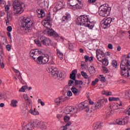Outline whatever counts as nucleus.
I'll list each match as a JSON object with an SVG mask.
<instances>
[{"label": "nucleus", "instance_id": "nucleus-1", "mask_svg": "<svg viewBox=\"0 0 130 130\" xmlns=\"http://www.w3.org/2000/svg\"><path fill=\"white\" fill-rule=\"evenodd\" d=\"M76 23L78 26H85L89 29H93L94 26L92 17L89 15L80 16L77 17Z\"/></svg>", "mask_w": 130, "mask_h": 130}, {"label": "nucleus", "instance_id": "nucleus-2", "mask_svg": "<svg viewBox=\"0 0 130 130\" xmlns=\"http://www.w3.org/2000/svg\"><path fill=\"white\" fill-rule=\"evenodd\" d=\"M120 74L122 77L130 79V54L121 61Z\"/></svg>", "mask_w": 130, "mask_h": 130}, {"label": "nucleus", "instance_id": "nucleus-3", "mask_svg": "<svg viewBox=\"0 0 130 130\" xmlns=\"http://www.w3.org/2000/svg\"><path fill=\"white\" fill-rule=\"evenodd\" d=\"M51 20V17H50V16H47L42 22V24L46 28L44 31V33L47 34L48 36H53V37L57 38L59 37L58 34L55 32L53 29H50V28H51V23H50Z\"/></svg>", "mask_w": 130, "mask_h": 130}, {"label": "nucleus", "instance_id": "nucleus-4", "mask_svg": "<svg viewBox=\"0 0 130 130\" xmlns=\"http://www.w3.org/2000/svg\"><path fill=\"white\" fill-rule=\"evenodd\" d=\"M111 12V7L107 4H103L99 8V14L101 17H108Z\"/></svg>", "mask_w": 130, "mask_h": 130}, {"label": "nucleus", "instance_id": "nucleus-5", "mask_svg": "<svg viewBox=\"0 0 130 130\" xmlns=\"http://www.w3.org/2000/svg\"><path fill=\"white\" fill-rule=\"evenodd\" d=\"M34 24V22L31 20V17H24L21 21L20 26L23 28V30H30Z\"/></svg>", "mask_w": 130, "mask_h": 130}, {"label": "nucleus", "instance_id": "nucleus-6", "mask_svg": "<svg viewBox=\"0 0 130 130\" xmlns=\"http://www.w3.org/2000/svg\"><path fill=\"white\" fill-rule=\"evenodd\" d=\"M12 6L13 11L15 14L21 15L24 12V8L23 7H25V5L20 3L19 0H15L13 2Z\"/></svg>", "mask_w": 130, "mask_h": 130}, {"label": "nucleus", "instance_id": "nucleus-7", "mask_svg": "<svg viewBox=\"0 0 130 130\" xmlns=\"http://www.w3.org/2000/svg\"><path fill=\"white\" fill-rule=\"evenodd\" d=\"M48 73H51L52 77L54 79H57V80H60L62 78V74L60 73L59 71H57V69L55 67L51 66L47 69Z\"/></svg>", "mask_w": 130, "mask_h": 130}, {"label": "nucleus", "instance_id": "nucleus-8", "mask_svg": "<svg viewBox=\"0 0 130 130\" xmlns=\"http://www.w3.org/2000/svg\"><path fill=\"white\" fill-rule=\"evenodd\" d=\"M49 61V56L45 55L43 56H39L36 60V62L38 64H46Z\"/></svg>", "mask_w": 130, "mask_h": 130}, {"label": "nucleus", "instance_id": "nucleus-9", "mask_svg": "<svg viewBox=\"0 0 130 130\" xmlns=\"http://www.w3.org/2000/svg\"><path fill=\"white\" fill-rule=\"evenodd\" d=\"M64 112L67 114H71L72 116H73L74 117H77L78 109L75 107H67L65 108Z\"/></svg>", "mask_w": 130, "mask_h": 130}, {"label": "nucleus", "instance_id": "nucleus-10", "mask_svg": "<svg viewBox=\"0 0 130 130\" xmlns=\"http://www.w3.org/2000/svg\"><path fill=\"white\" fill-rule=\"evenodd\" d=\"M114 18L106 17L102 21L101 26L103 29H107L109 27H110V24L111 22H113Z\"/></svg>", "mask_w": 130, "mask_h": 130}, {"label": "nucleus", "instance_id": "nucleus-11", "mask_svg": "<svg viewBox=\"0 0 130 130\" xmlns=\"http://www.w3.org/2000/svg\"><path fill=\"white\" fill-rule=\"evenodd\" d=\"M39 40L41 42V44L45 45L46 46H49L51 45V41L49 38L45 36H40Z\"/></svg>", "mask_w": 130, "mask_h": 130}, {"label": "nucleus", "instance_id": "nucleus-12", "mask_svg": "<svg viewBox=\"0 0 130 130\" xmlns=\"http://www.w3.org/2000/svg\"><path fill=\"white\" fill-rule=\"evenodd\" d=\"M96 53L98 60L100 62H102L104 59L105 58V54L104 52L100 49H97L96 50Z\"/></svg>", "mask_w": 130, "mask_h": 130}, {"label": "nucleus", "instance_id": "nucleus-13", "mask_svg": "<svg viewBox=\"0 0 130 130\" xmlns=\"http://www.w3.org/2000/svg\"><path fill=\"white\" fill-rule=\"evenodd\" d=\"M42 53L41 52V50L38 49H36L34 50H31L30 51L29 54L30 56L34 58V60L36 61V60L37 59V57L39 54H41Z\"/></svg>", "mask_w": 130, "mask_h": 130}, {"label": "nucleus", "instance_id": "nucleus-14", "mask_svg": "<svg viewBox=\"0 0 130 130\" xmlns=\"http://www.w3.org/2000/svg\"><path fill=\"white\" fill-rule=\"evenodd\" d=\"M34 129V125L32 121L29 122L27 124H26L24 127L23 130H32Z\"/></svg>", "mask_w": 130, "mask_h": 130}, {"label": "nucleus", "instance_id": "nucleus-15", "mask_svg": "<svg viewBox=\"0 0 130 130\" xmlns=\"http://www.w3.org/2000/svg\"><path fill=\"white\" fill-rule=\"evenodd\" d=\"M69 20H71V14L67 12L65 16H63L61 19L62 23H63V22H68Z\"/></svg>", "mask_w": 130, "mask_h": 130}, {"label": "nucleus", "instance_id": "nucleus-16", "mask_svg": "<svg viewBox=\"0 0 130 130\" xmlns=\"http://www.w3.org/2000/svg\"><path fill=\"white\" fill-rule=\"evenodd\" d=\"M101 127V122H96L93 124L92 128L94 130L98 129Z\"/></svg>", "mask_w": 130, "mask_h": 130}, {"label": "nucleus", "instance_id": "nucleus-17", "mask_svg": "<svg viewBox=\"0 0 130 130\" xmlns=\"http://www.w3.org/2000/svg\"><path fill=\"white\" fill-rule=\"evenodd\" d=\"M57 51V55L58 56L59 58L61 60H62L63 59V53L60 51L59 49H57L56 50Z\"/></svg>", "mask_w": 130, "mask_h": 130}, {"label": "nucleus", "instance_id": "nucleus-18", "mask_svg": "<svg viewBox=\"0 0 130 130\" xmlns=\"http://www.w3.org/2000/svg\"><path fill=\"white\" fill-rule=\"evenodd\" d=\"M76 73H77V69L73 70L70 74V78L71 80H76Z\"/></svg>", "mask_w": 130, "mask_h": 130}, {"label": "nucleus", "instance_id": "nucleus-19", "mask_svg": "<svg viewBox=\"0 0 130 130\" xmlns=\"http://www.w3.org/2000/svg\"><path fill=\"white\" fill-rule=\"evenodd\" d=\"M10 106L12 107H14V108H16V107H18V101H17L16 100H12L11 101Z\"/></svg>", "mask_w": 130, "mask_h": 130}, {"label": "nucleus", "instance_id": "nucleus-20", "mask_svg": "<svg viewBox=\"0 0 130 130\" xmlns=\"http://www.w3.org/2000/svg\"><path fill=\"white\" fill-rule=\"evenodd\" d=\"M78 107L80 109L83 110V109H85V108H87L88 106L85 104V103L82 102L78 105Z\"/></svg>", "mask_w": 130, "mask_h": 130}, {"label": "nucleus", "instance_id": "nucleus-21", "mask_svg": "<svg viewBox=\"0 0 130 130\" xmlns=\"http://www.w3.org/2000/svg\"><path fill=\"white\" fill-rule=\"evenodd\" d=\"M88 72L90 75H93V74H95L96 73V70H95V68L94 66H90L89 68Z\"/></svg>", "mask_w": 130, "mask_h": 130}, {"label": "nucleus", "instance_id": "nucleus-22", "mask_svg": "<svg viewBox=\"0 0 130 130\" xmlns=\"http://www.w3.org/2000/svg\"><path fill=\"white\" fill-rule=\"evenodd\" d=\"M95 109H100L102 108V105L100 101L97 102L94 104Z\"/></svg>", "mask_w": 130, "mask_h": 130}, {"label": "nucleus", "instance_id": "nucleus-23", "mask_svg": "<svg viewBox=\"0 0 130 130\" xmlns=\"http://www.w3.org/2000/svg\"><path fill=\"white\" fill-rule=\"evenodd\" d=\"M39 18H44L45 17V12H44V10H41L40 13L38 14Z\"/></svg>", "mask_w": 130, "mask_h": 130}, {"label": "nucleus", "instance_id": "nucleus-24", "mask_svg": "<svg viewBox=\"0 0 130 130\" xmlns=\"http://www.w3.org/2000/svg\"><path fill=\"white\" fill-rule=\"evenodd\" d=\"M29 113H31V114H32V115H39V112L35 110V109L34 110L30 109L29 110Z\"/></svg>", "mask_w": 130, "mask_h": 130}, {"label": "nucleus", "instance_id": "nucleus-25", "mask_svg": "<svg viewBox=\"0 0 130 130\" xmlns=\"http://www.w3.org/2000/svg\"><path fill=\"white\" fill-rule=\"evenodd\" d=\"M101 102V104H102V105L103 106V105H105L107 102H108V100H107V98H104L100 101Z\"/></svg>", "mask_w": 130, "mask_h": 130}, {"label": "nucleus", "instance_id": "nucleus-26", "mask_svg": "<svg viewBox=\"0 0 130 130\" xmlns=\"http://www.w3.org/2000/svg\"><path fill=\"white\" fill-rule=\"evenodd\" d=\"M25 103L26 105H27L29 108H32V100H31V99L25 101Z\"/></svg>", "mask_w": 130, "mask_h": 130}, {"label": "nucleus", "instance_id": "nucleus-27", "mask_svg": "<svg viewBox=\"0 0 130 130\" xmlns=\"http://www.w3.org/2000/svg\"><path fill=\"white\" fill-rule=\"evenodd\" d=\"M71 91L73 92V93L75 94V95L76 94H78V92H79V90H78V89H77L76 87H75V86H73L71 88Z\"/></svg>", "mask_w": 130, "mask_h": 130}, {"label": "nucleus", "instance_id": "nucleus-28", "mask_svg": "<svg viewBox=\"0 0 130 130\" xmlns=\"http://www.w3.org/2000/svg\"><path fill=\"white\" fill-rule=\"evenodd\" d=\"M75 1H72V0H68V6H70V7H75Z\"/></svg>", "mask_w": 130, "mask_h": 130}, {"label": "nucleus", "instance_id": "nucleus-29", "mask_svg": "<svg viewBox=\"0 0 130 130\" xmlns=\"http://www.w3.org/2000/svg\"><path fill=\"white\" fill-rule=\"evenodd\" d=\"M40 128H41V129H46L47 128V127L45 125V123H44V122H42L41 126H40Z\"/></svg>", "mask_w": 130, "mask_h": 130}, {"label": "nucleus", "instance_id": "nucleus-30", "mask_svg": "<svg viewBox=\"0 0 130 130\" xmlns=\"http://www.w3.org/2000/svg\"><path fill=\"white\" fill-rule=\"evenodd\" d=\"M56 9L58 11H59V10H61V9H62V3H60L58 4V5L56 6Z\"/></svg>", "mask_w": 130, "mask_h": 130}, {"label": "nucleus", "instance_id": "nucleus-31", "mask_svg": "<svg viewBox=\"0 0 130 130\" xmlns=\"http://www.w3.org/2000/svg\"><path fill=\"white\" fill-rule=\"evenodd\" d=\"M109 101H119V98H114V97H110L109 98Z\"/></svg>", "mask_w": 130, "mask_h": 130}, {"label": "nucleus", "instance_id": "nucleus-32", "mask_svg": "<svg viewBox=\"0 0 130 130\" xmlns=\"http://www.w3.org/2000/svg\"><path fill=\"white\" fill-rule=\"evenodd\" d=\"M27 89H28V86L24 85L19 89V92H25V90H27Z\"/></svg>", "mask_w": 130, "mask_h": 130}, {"label": "nucleus", "instance_id": "nucleus-33", "mask_svg": "<svg viewBox=\"0 0 130 130\" xmlns=\"http://www.w3.org/2000/svg\"><path fill=\"white\" fill-rule=\"evenodd\" d=\"M81 76H82V77H83V78H84V79H88V75H87V73L84 71H82L81 72Z\"/></svg>", "mask_w": 130, "mask_h": 130}, {"label": "nucleus", "instance_id": "nucleus-34", "mask_svg": "<svg viewBox=\"0 0 130 130\" xmlns=\"http://www.w3.org/2000/svg\"><path fill=\"white\" fill-rule=\"evenodd\" d=\"M102 63L104 66H108V60H107V59H106V58H105L103 61H102Z\"/></svg>", "mask_w": 130, "mask_h": 130}, {"label": "nucleus", "instance_id": "nucleus-35", "mask_svg": "<svg viewBox=\"0 0 130 130\" xmlns=\"http://www.w3.org/2000/svg\"><path fill=\"white\" fill-rule=\"evenodd\" d=\"M75 81V85H83V81L82 80H76Z\"/></svg>", "mask_w": 130, "mask_h": 130}, {"label": "nucleus", "instance_id": "nucleus-36", "mask_svg": "<svg viewBox=\"0 0 130 130\" xmlns=\"http://www.w3.org/2000/svg\"><path fill=\"white\" fill-rule=\"evenodd\" d=\"M35 42L37 44V45H38V46H39L40 47H41V42L39 40V37L38 40H35Z\"/></svg>", "mask_w": 130, "mask_h": 130}, {"label": "nucleus", "instance_id": "nucleus-37", "mask_svg": "<svg viewBox=\"0 0 130 130\" xmlns=\"http://www.w3.org/2000/svg\"><path fill=\"white\" fill-rule=\"evenodd\" d=\"M70 117L69 116H66L64 117V120L65 122H67V123H68V122H71L70 121Z\"/></svg>", "mask_w": 130, "mask_h": 130}, {"label": "nucleus", "instance_id": "nucleus-38", "mask_svg": "<svg viewBox=\"0 0 130 130\" xmlns=\"http://www.w3.org/2000/svg\"><path fill=\"white\" fill-rule=\"evenodd\" d=\"M74 83H75V82L74 81V80L70 79L69 81L68 85L69 87H72V86H74Z\"/></svg>", "mask_w": 130, "mask_h": 130}, {"label": "nucleus", "instance_id": "nucleus-39", "mask_svg": "<svg viewBox=\"0 0 130 130\" xmlns=\"http://www.w3.org/2000/svg\"><path fill=\"white\" fill-rule=\"evenodd\" d=\"M116 123L119 125H121V124L122 125V119H117L116 120Z\"/></svg>", "mask_w": 130, "mask_h": 130}, {"label": "nucleus", "instance_id": "nucleus-40", "mask_svg": "<svg viewBox=\"0 0 130 130\" xmlns=\"http://www.w3.org/2000/svg\"><path fill=\"white\" fill-rule=\"evenodd\" d=\"M112 110H111V108H110L109 109L107 110L106 112V113L107 115V116H109L111 114H112Z\"/></svg>", "mask_w": 130, "mask_h": 130}, {"label": "nucleus", "instance_id": "nucleus-41", "mask_svg": "<svg viewBox=\"0 0 130 130\" xmlns=\"http://www.w3.org/2000/svg\"><path fill=\"white\" fill-rule=\"evenodd\" d=\"M69 49L70 50H73L74 49V47H75V44L69 43Z\"/></svg>", "mask_w": 130, "mask_h": 130}, {"label": "nucleus", "instance_id": "nucleus-42", "mask_svg": "<svg viewBox=\"0 0 130 130\" xmlns=\"http://www.w3.org/2000/svg\"><path fill=\"white\" fill-rule=\"evenodd\" d=\"M42 121H40L39 120L37 119V127L38 128H40L41 125V123H42Z\"/></svg>", "mask_w": 130, "mask_h": 130}, {"label": "nucleus", "instance_id": "nucleus-43", "mask_svg": "<svg viewBox=\"0 0 130 130\" xmlns=\"http://www.w3.org/2000/svg\"><path fill=\"white\" fill-rule=\"evenodd\" d=\"M112 66H113L114 68H117V61L115 60H113L112 63Z\"/></svg>", "mask_w": 130, "mask_h": 130}, {"label": "nucleus", "instance_id": "nucleus-44", "mask_svg": "<svg viewBox=\"0 0 130 130\" xmlns=\"http://www.w3.org/2000/svg\"><path fill=\"white\" fill-rule=\"evenodd\" d=\"M31 123L34 125V128H35V127H37V119L34 120V121H31Z\"/></svg>", "mask_w": 130, "mask_h": 130}, {"label": "nucleus", "instance_id": "nucleus-45", "mask_svg": "<svg viewBox=\"0 0 130 130\" xmlns=\"http://www.w3.org/2000/svg\"><path fill=\"white\" fill-rule=\"evenodd\" d=\"M55 103H56L57 105H59V104H60V98H57L55 100Z\"/></svg>", "mask_w": 130, "mask_h": 130}, {"label": "nucleus", "instance_id": "nucleus-46", "mask_svg": "<svg viewBox=\"0 0 130 130\" xmlns=\"http://www.w3.org/2000/svg\"><path fill=\"white\" fill-rule=\"evenodd\" d=\"M23 98L25 100V102L30 100V97H29V96H28L27 94H24Z\"/></svg>", "mask_w": 130, "mask_h": 130}, {"label": "nucleus", "instance_id": "nucleus-47", "mask_svg": "<svg viewBox=\"0 0 130 130\" xmlns=\"http://www.w3.org/2000/svg\"><path fill=\"white\" fill-rule=\"evenodd\" d=\"M122 125H125V124H127V120L125 119L124 118H123V119H122Z\"/></svg>", "mask_w": 130, "mask_h": 130}, {"label": "nucleus", "instance_id": "nucleus-48", "mask_svg": "<svg viewBox=\"0 0 130 130\" xmlns=\"http://www.w3.org/2000/svg\"><path fill=\"white\" fill-rule=\"evenodd\" d=\"M17 77L19 79L20 82L22 83V82H23V78H22V76H21V74L17 75Z\"/></svg>", "mask_w": 130, "mask_h": 130}, {"label": "nucleus", "instance_id": "nucleus-49", "mask_svg": "<svg viewBox=\"0 0 130 130\" xmlns=\"http://www.w3.org/2000/svg\"><path fill=\"white\" fill-rule=\"evenodd\" d=\"M43 2H44L46 7H48V5L49 4V1L48 0H44Z\"/></svg>", "mask_w": 130, "mask_h": 130}, {"label": "nucleus", "instance_id": "nucleus-50", "mask_svg": "<svg viewBox=\"0 0 130 130\" xmlns=\"http://www.w3.org/2000/svg\"><path fill=\"white\" fill-rule=\"evenodd\" d=\"M40 7H41V8H43V9H44V8L46 7V5L44 3V2H41L40 4Z\"/></svg>", "mask_w": 130, "mask_h": 130}, {"label": "nucleus", "instance_id": "nucleus-51", "mask_svg": "<svg viewBox=\"0 0 130 130\" xmlns=\"http://www.w3.org/2000/svg\"><path fill=\"white\" fill-rule=\"evenodd\" d=\"M67 95L69 97H71V96H73V93L71 90H68L67 91Z\"/></svg>", "mask_w": 130, "mask_h": 130}, {"label": "nucleus", "instance_id": "nucleus-52", "mask_svg": "<svg viewBox=\"0 0 130 130\" xmlns=\"http://www.w3.org/2000/svg\"><path fill=\"white\" fill-rule=\"evenodd\" d=\"M72 7H74L73 10H76V9H80V7H79V4H78L76 5H75L74 4V6H72Z\"/></svg>", "mask_w": 130, "mask_h": 130}, {"label": "nucleus", "instance_id": "nucleus-53", "mask_svg": "<svg viewBox=\"0 0 130 130\" xmlns=\"http://www.w3.org/2000/svg\"><path fill=\"white\" fill-rule=\"evenodd\" d=\"M101 77V81L102 83H104L105 82V77L102 76V75L100 76Z\"/></svg>", "mask_w": 130, "mask_h": 130}, {"label": "nucleus", "instance_id": "nucleus-54", "mask_svg": "<svg viewBox=\"0 0 130 130\" xmlns=\"http://www.w3.org/2000/svg\"><path fill=\"white\" fill-rule=\"evenodd\" d=\"M84 59H85V62H88V61H89V56L85 55L84 56Z\"/></svg>", "mask_w": 130, "mask_h": 130}, {"label": "nucleus", "instance_id": "nucleus-55", "mask_svg": "<svg viewBox=\"0 0 130 130\" xmlns=\"http://www.w3.org/2000/svg\"><path fill=\"white\" fill-rule=\"evenodd\" d=\"M13 71L14 72H15V73H16V74H17V76L18 75H20L21 74V73H20V71H19V70H17V69H13Z\"/></svg>", "mask_w": 130, "mask_h": 130}, {"label": "nucleus", "instance_id": "nucleus-56", "mask_svg": "<svg viewBox=\"0 0 130 130\" xmlns=\"http://www.w3.org/2000/svg\"><path fill=\"white\" fill-rule=\"evenodd\" d=\"M7 31H8V32H12V30H13V28H12V26H9L7 27Z\"/></svg>", "mask_w": 130, "mask_h": 130}, {"label": "nucleus", "instance_id": "nucleus-57", "mask_svg": "<svg viewBox=\"0 0 130 130\" xmlns=\"http://www.w3.org/2000/svg\"><path fill=\"white\" fill-rule=\"evenodd\" d=\"M6 12H9V10H10V6L7 5L5 7Z\"/></svg>", "mask_w": 130, "mask_h": 130}, {"label": "nucleus", "instance_id": "nucleus-58", "mask_svg": "<svg viewBox=\"0 0 130 130\" xmlns=\"http://www.w3.org/2000/svg\"><path fill=\"white\" fill-rule=\"evenodd\" d=\"M97 0H88V4H94V3H96Z\"/></svg>", "mask_w": 130, "mask_h": 130}, {"label": "nucleus", "instance_id": "nucleus-59", "mask_svg": "<svg viewBox=\"0 0 130 130\" xmlns=\"http://www.w3.org/2000/svg\"><path fill=\"white\" fill-rule=\"evenodd\" d=\"M6 48H7V50L8 51H11V45H7V46H6Z\"/></svg>", "mask_w": 130, "mask_h": 130}, {"label": "nucleus", "instance_id": "nucleus-60", "mask_svg": "<svg viewBox=\"0 0 130 130\" xmlns=\"http://www.w3.org/2000/svg\"><path fill=\"white\" fill-rule=\"evenodd\" d=\"M108 48H109V49H113V46L111 44H109L108 45Z\"/></svg>", "mask_w": 130, "mask_h": 130}, {"label": "nucleus", "instance_id": "nucleus-61", "mask_svg": "<svg viewBox=\"0 0 130 130\" xmlns=\"http://www.w3.org/2000/svg\"><path fill=\"white\" fill-rule=\"evenodd\" d=\"M88 101H89V104H90V105H93V104H94V102L92 101V100H91V99H89Z\"/></svg>", "mask_w": 130, "mask_h": 130}, {"label": "nucleus", "instance_id": "nucleus-62", "mask_svg": "<svg viewBox=\"0 0 130 130\" xmlns=\"http://www.w3.org/2000/svg\"><path fill=\"white\" fill-rule=\"evenodd\" d=\"M102 93L103 95H105L106 96H107L108 91L104 90L102 91Z\"/></svg>", "mask_w": 130, "mask_h": 130}, {"label": "nucleus", "instance_id": "nucleus-63", "mask_svg": "<svg viewBox=\"0 0 130 130\" xmlns=\"http://www.w3.org/2000/svg\"><path fill=\"white\" fill-rule=\"evenodd\" d=\"M56 117H57V118H58V119H60V118H61V117H62V115H61L60 114H57Z\"/></svg>", "mask_w": 130, "mask_h": 130}, {"label": "nucleus", "instance_id": "nucleus-64", "mask_svg": "<svg viewBox=\"0 0 130 130\" xmlns=\"http://www.w3.org/2000/svg\"><path fill=\"white\" fill-rule=\"evenodd\" d=\"M126 113L127 114H128V115H130V107L129 108L128 110L126 111Z\"/></svg>", "mask_w": 130, "mask_h": 130}]
</instances>
